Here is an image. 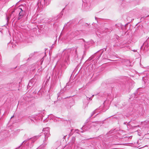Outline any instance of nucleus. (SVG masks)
Returning <instances> with one entry per match:
<instances>
[{
	"mask_svg": "<svg viewBox=\"0 0 149 149\" xmlns=\"http://www.w3.org/2000/svg\"><path fill=\"white\" fill-rule=\"evenodd\" d=\"M19 9L20 10V11L18 15V19H19L22 18L23 17L24 15V13L22 9L21 8H20Z\"/></svg>",
	"mask_w": 149,
	"mask_h": 149,
	"instance_id": "obj_1",
	"label": "nucleus"
},
{
	"mask_svg": "<svg viewBox=\"0 0 149 149\" xmlns=\"http://www.w3.org/2000/svg\"><path fill=\"white\" fill-rule=\"evenodd\" d=\"M14 116H12V117H11V118H12L13 117H14Z\"/></svg>",
	"mask_w": 149,
	"mask_h": 149,
	"instance_id": "obj_2",
	"label": "nucleus"
}]
</instances>
